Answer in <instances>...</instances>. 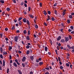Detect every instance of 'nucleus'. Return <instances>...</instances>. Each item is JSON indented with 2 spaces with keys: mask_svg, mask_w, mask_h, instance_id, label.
<instances>
[{
  "mask_svg": "<svg viewBox=\"0 0 74 74\" xmlns=\"http://www.w3.org/2000/svg\"><path fill=\"white\" fill-rule=\"evenodd\" d=\"M18 37L16 36L15 37L14 40L16 42H18Z\"/></svg>",
  "mask_w": 74,
  "mask_h": 74,
  "instance_id": "obj_1",
  "label": "nucleus"
},
{
  "mask_svg": "<svg viewBox=\"0 0 74 74\" xmlns=\"http://www.w3.org/2000/svg\"><path fill=\"white\" fill-rule=\"evenodd\" d=\"M65 42H67V41H69V37H65Z\"/></svg>",
  "mask_w": 74,
  "mask_h": 74,
  "instance_id": "obj_2",
  "label": "nucleus"
},
{
  "mask_svg": "<svg viewBox=\"0 0 74 74\" xmlns=\"http://www.w3.org/2000/svg\"><path fill=\"white\" fill-rule=\"evenodd\" d=\"M26 59V57H23V59H22V61L23 62H25Z\"/></svg>",
  "mask_w": 74,
  "mask_h": 74,
  "instance_id": "obj_3",
  "label": "nucleus"
},
{
  "mask_svg": "<svg viewBox=\"0 0 74 74\" xmlns=\"http://www.w3.org/2000/svg\"><path fill=\"white\" fill-rule=\"evenodd\" d=\"M47 18H48L47 19V21H49V20H51V17H50V16L48 15L47 16Z\"/></svg>",
  "mask_w": 74,
  "mask_h": 74,
  "instance_id": "obj_4",
  "label": "nucleus"
},
{
  "mask_svg": "<svg viewBox=\"0 0 74 74\" xmlns=\"http://www.w3.org/2000/svg\"><path fill=\"white\" fill-rule=\"evenodd\" d=\"M61 39V36H59L57 38V41H60V40Z\"/></svg>",
  "mask_w": 74,
  "mask_h": 74,
  "instance_id": "obj_5",
  "label": "nucleus"
},
{
  "mask_svg": "<svg viewBox=\"0 0 74 74\" xmlns=\"http://www.w3.org/2000/svg\"><path fill=\"white\" fill-rule=\"evenodd\" d=\"M23 22L25 23H26V21H27V19H26V18H24L23 19Z\"/></svg>",
  "mask_w": 74,
  "mask_h": 74,
  "instance_id": "obj_6",
  "label": "nucleus"
},
{
  "mask_svg": "<svg viewBox=\"0 0 74 74\" xmlns=\"http://www.w3.org/2000/svg\"><path fill=\"white\" fill-rule=\"evenodd\" d=\"M0 51H1V53H3V48H2V47L0 48Z\"/></svg>",
  "mask_w": 74,
  "mask_h": 74,
  "instance_id": "obj_7",
  "label": "nucleus"
},
{
  "mask_svg": "<svg viewBox=\"0 0 74 74\" xmlns=\"http://www.w3.org/2000/svg\"><path fill=\"white\" fill-rule=\"evenodd\" d=\"M43 12H44V15H47V11H46L45 10H44L43 11Z\"/></svg>",
  "mask_w": 74,
  "mask_h": 74,
  "instance_id": "obj_8",
  "label": "nucleus"
},
{
  "mask_svg": "<svg viewBox=\"0 0 74 74\" xmlns=\"http://www.w3.org/2000/svg\"><path fill=\"white\" fill-rule=\"evenodd\" d=\"M13 65H14V67H16L17 66V64H16V62H14V63Z\"/></svg>",
  "mask_w": 74,
  "mask_h": 74,
  "instance_id": "obj_9",
  "label": "nucleus"
},
{
  "mask_svg": "<svg viewBox=\"0 0 74 74\" xmlns=\"http://www.w3.org/2000/svg\"><path fill=\"white\" fill-rule=\"evenodd\" d=\"M28 25H29L30 24V22L28 20H27L26 21Z\"/></svg>",
  "mask_w": 74,
  "mask_h": 74,
  "instance_id": "obj_10",
  "label": "nucleus"
},
{
  "mask_svg": "<svg viewBox=\"0 0 74 74\" xmlns=\"http://www.w3.org/2000/svg\"><path fill=\"white\" fill-rule=\"evenodd\" d=\"M67 47L69 48L70 49H71V47L70 46V45H67Z\"/></svg>",
  "mask_w": 74,
  "mask_h": 74,
  "instance_id": "obj_11",
  "label": "nucleus"
},
{
  "mask_svg": "<svg viewBox=\"0 0 74 74\" xmlns=\"http://www.w3.org/2000/svg\"><path fill=\"white\" fill-rule=\"evenodd\" d=\"M61 42H65V40L64 39H62L61 40Z\"/></svg>",
  "mask_w": 74,
  "mask_h": 74,
  "instance_id": "obj_12",
  "label": "nucleus"
},
{
  "mask_svg": "<svg viewBox=\"0 0 74 74\" xmlns=\"http://www.w3.org/2000/svg\"><path fill=\"white\" fill-rule=\"evenodd\" d=\"M5 61L3 60V66H5Z\"/></svg>",
  "mask_w": 74,
  "mask_h": 74,
  "instance_id": "obj_13",
  "label": "nucleus"
},
{
  "mask_svg": "<svg viewBox=\"0 0 74 74\" xmlns=\"http://www.w3.org/2000/svg\"><path fill=\"white\" fill-rule=\"evenodd\" d=\"M43 63H44V62H39V64L40 66H41L42 64H43Z\"/></svg>",
  "mask_w": 74,
  "mask_h": 74,
  "instance_id": "obj_14",
  "label": "nucleus"
},
{
  "mask_svg": "<svg viewBox=\"0 0 74 74\" xmlns=\"http://www.w3.org/2000/svg\"><path fill=\"white\" fill-rule=\"evenodd\" d=\"M0 2L2 4H3V3H4V1L3 0H0Z\"/></svg>",
  "mask_w": 74,
  "mask_h": 74,
  "instance_id": "obj_15",
  "label": "nucleus"
},
{
  "mask_svg": "<svg viewBox=\"0 0 74 74\" xmlns=\"http://www.w3.org/2000/svg\"><path fill=\"white\" fill-rule=\"evenodd\" d=\"M69 18H70V19H72V18H73V16H72L71 15H69Z\"/></svg>",
  "mask_w": 74,
  "mask_h": 74,
  "instance_id": "obj_16",
  "label": "nucleus"
},
{
  "mask_svg": "<svg viewBox=\"0 0 74 74\" xmlns=\"http://www.w3.org/2000/svg\"><path fill=\"white\" fill-rule=\"evenodd\" d=\"M30 58L32 60H33L34 59V57L32 56V57H30Z\"/></svg>",
  "mask_w": 74,
  "mask_h": 74,
  "instance_id": "obj_17",
  "label": "nucleus"
},
{
  "mask_svg": "<svg viewBox=\"0 0 74 74\" xmlns=\"http://www.w3.org/2000/svg\"><path fill=\"white\" fill-rule=\"evenodd\" d=\"M29 53H30V51L29 50L27 51L26 52L27 55H29Z\"/></svg>",
  "mask_w": 74,
  "mask_h": 74,
  "instance_id": "obj_18",
  "label": "nucleus"
},
{
  "mask_svg": "<svg viewBox=\"0 0 74 74\" xmlns=\"http://www.w3.org/2000/svg\"><path fill=\"white\" fill-rule=\"evenodd\" d=\"M45 51H47V49H48V47H45Z\"/></svg>",
  "mask_w": 74,
  "mask_h": 74,
  "instance_id": "obj_19",
  "label": "nucleus"
},
{
  "mask_svg": "<svg viewBox=\"0 0 74 74\" xmlns=\"http://www.w3.org/2000/svg\"><path fill=\"white\" fill-rule=\"evenodd\" d=\"M28 11L29 12H30V10H31V7H28Z\"/></svg>",
  "mask_w": 74,
  "mask_h": 74,
  "instance_id": "obj_20",
  "label": "nucleus"
},
{
  "mask_svg": "<svg viewBox=\"0 0 74 74\" xmlns=\"http://www.w3.org/2000/svg\"><path fill=\"white\" fill-rule=\"evenodd\" d=\"M9 51H11V49H12V47H11V46H9Z\"/></svg>",
  "mask_w": 74,
  "mask_h": 74,
  "instance_id": "obj_21",
  "label": "nucleus"
},
{
  "mask_svg": "<svg viewBox=\"0 0 74 74\" xmlns=\"http://www.w3.org/2000/svg\"><path fill=\"white\" fill-rule=\"evenodd\" d=\"M15 29V26H13L11 29V30H14Z\"/></svg>",
  "mask_w": 74,
  "mask_h": 74,
  "instance_id": "obj_22",
  "label": "nucleus"
},
{
  "mask_svg": "<svg viewBox=\"0 0 74 74\" xmlns=\"http://www.w3.org/2000/svg\"><path fill=\"white\" fill-rule=\"evenodd\" d=\"M29 16L30 17H31L32 18H34V17L33 16V15L29 14Z\"/></svg>",
  "mask_w": 74,
  "mask_h": 74,
  "instance_id": "obj_23",
  "label": "nucleus"
},
{
  "mask_svg": "<svg viewBox=\"0 0 74 74\" xmlns=\"http://www.w3.org/2000/svg\"><path fill=\"white\" fill-rule=\"evenodd\" d=\"M6 10H7L8 11H10V9L9 8H8L6 9Z\"/></svg>",
  "mask_w": 74,
  "mask_h": 74,
  "instance_id": "obj_24",
  "label": "nucleus"
},
{
  "mask_svg": "<svg viewBox=\"0 0 74 74\" xmlns=\"http://www.w3.org/2000/svg\"><path fill=\"white\" fill-rule=\"evenodd\" d=\"M69 39L70 40H71V39L72 38V37H71V35H69Z\"/></svg>",
  "mask_w": 74,
  "mask_h": 74,
  "instance_id": "obj_25",
  "label": "nucleus"
},
{
  "mask_svg": "<svg viewBox=\"0 0 74 74\" xmlns=\"http://www.w3.org/2000/svg\"><path fill=\"white\" fill-rule=\"evenodd\" d=\"M19 24L21 26V25H22V22H21V21H19Z\"/></svg>",
  "mask_w": 74,
  "mask_h": 74,
  "instance_id": "obj_26",
  "label": "nucleus"
},
{
  "mask_svg": "<svg viewBox=\"0 0 74 74\" xmlns=\"http://www.w3.org/2000/svg\"><path fill=\"white\" fill-rule=\"evenodd\" d=\"M54 12H55V14H56V15H57V14H58V12H57V11L55 10Z\"/></svg>",
  "mask_w": 74,
  "mask_h": 74,
  "instance_id": "obj_27",
  "label": "nucleus"
},
{
  "mask_svg": "<svg viewBox=\"0 0 74 74\" xmlns=\"http://www.w3.org/2000/svg\"><path fill=\"white\" fill-rule=\"evenodd\" d=\"M58 5V3H56L54 4L53 5V6H54V7H56V6H57V5Z\"/></svg>",
  "mask_w": 74,
  "mask_h": 74,
  "instance_id": "obj_28",
  "label": "nucleus"
},
{
  "mask_svg": "<svg viewBox=\"0 0 74 74\" xmlns=\"http://www.w3.org/2000/svg\"><path fill=\"white\" fill-rule=\"evenodd\" d=\"M29 48H30V46L29 45H27L26 46V48H27V49H29Z\"/></svg>",
  "mask_w": 74,
  "mask_h": 74,
  "instance_id": "obj_29",
  "label": "nucleus"
},
{
  "mask_svg": "<svg viewBox=\"0 0 74 74\" xmlns=\"http://www.w3.org/2000/svg\"><path fill=\"white\" fill-rule=\"evenodd\" d=\"M57 49H58V50H59V49H60V47H59V46H58L57 47Z\"/></svg>",
  "mask_w": 74,
  "mask_h": 74,
  "instance_id": "obj_30",
  "label": "nucleus"
},
{
  "mask_svg": "<svg viewBox=\"0 0 74 74\" xmlns=\"http://www.w3.org/2000/svg\"><path fill=\"white\" fill-rule=\"evenodd\" d=\"M27 39L28 40H30V38H29V36H28L27 37Z\"/></svg>",
  "mask_w": 74,
  "mask_h": 74,
  "instance_id": "obj_31",
  "label": "nucleus"
},
{
  "mask_svg": "<svg viewBox=\"0 0 74 74\" xmlns=\"http://www.w3.org/2000/svg\"><path fill=\"white\" fill-rule=\"evenodd\" d=\"M22 19V17H20L18 18V21H21Z\"/></svg>",
  "mask_w": 74,
  "mask_h": 74,
  "instance_id": "obj_32",
  "label": "nucleus"
},
{
  "mask_svg": "<svg viewBox=\"0 0 74 74\" xmlns=\"http://www.w3.org/2000/svg\"><path fill=\"white\" fill-rule=\"evenodd\" d=\"M0 57L1 59H3V55L2 54H1L0 55Z\"/></svg>",
  "mask_w": 74,
  "mask_h": 74,
  "instance_id": "obj_33",
  "label": "nucleus"
},
{
  "mask_svg": "<svg viewBox=\"0 0 74 74\" xmlns=\"http://www.w3.org/2000/svg\"><path fill=\"white\" fill-rule=\"evenodd\" d=\"M47 14H49V15H50V14H51V11H48Z\"/></svg>",
  "mask_w": 74,
  "mask_h": 74,
  "instance_id": "obj_34",
  "label": "nucleus"
},
{
  "mask_svg": "<svg viewBox=\"0 0 74 74\" xmlns=\"http://www.w3.org/2000/svg\"><path fill=\"white\" fill-rule=\"evenodd\" d=\"M35 27L36 29L38 28V25L37 24H36L35 25Z\"/></svg>",
  "mask_w": 74,
  "mask_h": 74,
  "instance_id": "obj_35",
  "label": "nucleus"
},
{
  "mask_svg": "<svg viewBox=\"0 0 74 74\" xmlns=\"http://www.w3.org/2000/svg\"><path fill=\"white\" fill-rule=\"evenodd\" d=\"M27 33V32H26V30H24V31H23V33H24V34H26V33Z\"/></svg>",
  "mask_w": 74,
  "mask_h": 74,
  "instance_id": "obj_36",
  "label": "nucleus"
},
{
  "mask_svg": "<svg viewBox=\"0 0 74 74\" xmlns=\"http://www.w3.org/2000/svg\"><path fill=\"white\" fill-rule=\"evenodd\" d=\"M9 70H10V69L8 68L7 71V73L8 74V73H9Z\"/></svg>",
  "mask_w": 74,
  "mask_h": 74,
  "instance_id": "obj_37",
  "label": "nucleus"
},
{
  "mask_svg": "<svg viewBox=\"0 0 74 74\" xmlns=\"http://www.w3.org/2000/svg\"><path fill=\"white\" fill-rule=\"evenodd\" d=\"M23 4H24V2H22L21 3V6L23 5Z\"/></svg>",
  "mask_w": 74,
  "mask_h": 74,
  "instance_id": "obj_38",
  "label": "nucleus"
},
{
  "mask_svg": "<svg viewBox=\"0 0 74 74\" xmlns=\"http://www.w3.org/2000/svg\"><path fill=\"white\" fill-rule=\"evenodd\" d=\"M51 20L53 21H55V18H53V17H52V18H51Z\"/></svg>",
  "mask_w": 74,
  "mask_h": 74,
  "instance_id": "obj_39",
  "label": "nucleus"
},
{
  "mask_svg": "<svg viewBox=\"0 0 74 74\" xmlns=\"http://www.w3.org/2000/svg\"><path fill=\"white\" fill-rule=\"evenodd\" d=\"M22 64L23 66V67H25V64L22 63Z\"/></svg>",
  "mask_w": 74,
  "mask_h": 74,
  "instance_id": "obj_40",
  "label": "nucleus"
},
{
  "mask_svg": "<svg viewBox=\"0 0 74 74\" xmlns=\"http://www.w3.org/2000/svg\"><path fill=\"white\" fill-rule=\"evenodd\" d=\"M66 65L67 67H69L70 66V65H69V64L68 63H66Z\"/></svg>",
  "mask_w": 74,
  "mask_h": 74,
  "instance_id": "obj_41",
  "label": "nucleus"
},
{
  "mask_svg": "<svg viewBox=\"0 0 74 74\" xmlns=\"http://www.w3.org/2000/svg\"><path fill=\"white\" fill-rule=\"evenodd\" d=\"M70 28L71 29H72V30H73V29H74V27H73V26H71L70 27Z\"/></svg>",
  "mask_w": 74,
  "mask_h": 74,
  "instance_id": "obj_42",
  "label": "nucleus"
},
{
  "mask_svg": "<svg viewBox=\"0 0 74 74\" xmlns=\"http://www.w3.org/2000/svg\"><path fill=\"white\" fill-rule=\"evenodd\" d=\"M36 63H38L39 62V60L38 59H36Z\"/></svg>",
  "mask_w": 74,
  "mask_h": 74,
  "instance_id": "obj_43",
  "label": "nucleus"
},
{
  "mask_svg": "<svg viewBox=\"0 0 74 74\" xmlns=\"http://www.w3.org/2000/svg\"><path fill=\"white\" fill-rule=\"evenodd\" d=\"M24 5L25 7H27V4H26V3H24Z\"/></svg>",
  "mask_w": 74,
  "mask_h": 74,
  "instance_id": "obj_44",
  "label": "nucleus"
},
{
  "mask_svg": "<svg viewBox=\"0 0 74 74\" xmlns=\"http://www.w3.org/2000/svg\"><path fill=\"white\" fill-rule=\"evenodd\" d=\"M55 52H56V54L58 55V51H57V50H55Z\"/></svg>",
  "mask_w": 74,
  "mask_h": 74,
  "instance_id": "obj_45",
  "label": "nucleus"
},
{
  "mask_svg": "<svg viewBox=\"0 0 74 74\" xmlns=\"http://www.w3.org/2000/svg\"><path fill=\"white\" fill-rule=\"evenodd\" d=\"M60 69H63V67L62 66H61L60 67Z\"/></svg>",
  "mask_w": 74,
  "mask_h": 74,
  "instance_id": "obj_46",
  "label": "nucleus"
},
{
  "mask_svg": "<svg viewBox=\"0 0 74 74\" xmlns=\"http://www.w3.org/2000/svg\"><path fill=\"white\" fill-rule=\"evenodd\" d=\"M39 4H40V7H42V3H40Z\"/></svg>",
  "mask_w": 74,
  "mask_h": 74,
  "instance_id": "obj_47",
  "label": "nucleus"
},
{
  "mask_svg": "<svg viewBox=\"0 0 74 74\" xmlns=\"http://www.w3.org/2000/svg\"><path fill=\"white\" fill-rule=\"evenodd\" d=\"M67 22L68 23H70V20H69V19L67 20Z\"/></svg>",
  "mask_w": 74,
  "mask_h": 74,
  "instance_id": "obj_48",
  "label": "nucleus"
},
{
  "mask_svg": "<svg viewBox=\"0 0 74 74\" xmlns=\"http://www.w3.org/2000/svg\"><path fill=\"white\" fill-rule=\"evenodd\" d=\"M5 31H7V30H8V29L7 28H5Z\"/></svg>",
  "mask_w": 74,
  "mask_h": 74,
  "instance_id": "obj_49",
  "label": "nucleus"
},
{
  "mask_svg": "<svg viewBox=\"0 0 74 74\" xmlns=\"http://www.w3.org/2000/svg\"><path fill=\"white\" fill-rule=\"evenodd\" d=\"M0 36H1V38H2V37L3 36V34L2 33H1L0 34Z\"/></svg>",
  "mask_w": 74,
  "mask_h": 74,
  "instance_id": "obj_50",
  "label": "nucleus"
},
{
  "mask_svg": "<svg viewBox=\"0 0 74 74\" xmlns=\"http://www.w3.org/2000/svg\"><path fill=\"white\" fill-rule=\"evenodd\" d=\"M65 14H66V13H65V12H63V13H62V15H63V16H64V15H65Z\"/></svg>",
  "mask_w": 74,
  "mask_h": 74,
  "instance_id": "obj_51",
  "label": "nucleus"
},
{
  "mask_svg": "<svg viewBox=\"0 0 74 74\" xmlns=\"http://www.w3.org/2000/svg\"><path fill=\"white\" fill-rule=\"evenodd\" d=\"M58 60H59L60 61V60H61L60 58V57H58Z\"/></svg>",
  "mask_w": 74,
  "mask_h": 74,
  "instance_id": "obj_52",
  "label": "nucleus"
},
{
  "mask_svg": "<svg viewBox=\"0 0 74 74\" xmlns=\"http://www.w3.org/2000/svg\"><path fill=\"white\" fill-rule=\"evenodd\" d=\"M24 3H25V4H27V1L25 0L24 1Z\"/></svg>",
  "mask_w": 74,
  "mask_h": 74,
  "instance_id": "obj_53",
  "label": "nucleus"
},
{
  "mask_svg": "<svg viewBox=\"0 0 74 74\" xmlns=\"http://www.w3.org/2000/svg\"><path fill=\"white\" fill-rule=\"evenodd\" d=\"M18 72L19 73L21 72V70H18Z\"/></svg>",
  "mask_w": 74,
  "mask_h": 74,
  "instance_id": "obj_54",
  "label": "nucleus"
},
{
  "mask_svg": "<svg viewBox=\"0 0 74 74\" xmlns=\"http://www.w3.org/2000/svg\"><path fill=\"white\" fill-rule=\"evenodd\" d=\"M45 69H46V70H49V67H47V68H45Z\"/></svg>",
  "mask_w": 74,
  "mask_h": 74,
  "instance_id": "obj_55",
  "label": "nucleus"
},
{
  "mask_svg": "<svg viewBox=\"0 0 74 74\" xmlns=\"http://www.w3.org/2000/svg\"><path fill=\"white\" fill-rule=\"evenodd\" d=\"M13 1L14 3H16V0H13Z\"/></svg>",
  "mask_w": 74,
  "mask_h": 74,
  "instance_id": "obj_56",
  "label": "nucleus"
},
{
  "mask_svg": "<svg viewBox=\"0 0 74 74\" xmlns=\"http://www.w3.org/2000/svg\"><path fill=\"white\" fill-rule=\"evenodd\" d=\"M72 31V30L70 29H68V31L69 32H70Z\"/></svg>",
  "mask_w": 74,
  "mask_h": 74,
  "instance_id": "obj_57",
  "label": "nucleus"
},
{
  "mask_svg": "<svg viewBox=\"0 0 74 74\" xmlns=\"http://www.w3.org/2000/svg\"><path fill=\"white\" fill-rule=\"evenodd\" d=\"M28 35H30V31H28Z\"/></svg>",
  "mask_w": 74,
  "mask_h": 74,
  "instance_id": "obj_58",
  "label": "nucleus"
},
{
  "mask_svg": "<svg viewBox=\"0 0 74 74\" xmlns=\"http://www.w3.org/2000/svg\"><path fill=\"white\" fill-rule=\"evenodd\" d=\"M9 57H10V59H11L12 58V56H11L10 55L9 56Z\"/></svg>",
  "mask_w": 74,
  "mask_h": 74,
  "instance_id": "obj_59",
  "label": "nucleus"
},
{
  "mask_svg": "<svg viewBox=\"0 0 74 74\" xmlns=\"http://www.w3.org/2000/svg\"><path fill=\"white\" fill-rule=\"evenodd\" d=\"M44 24L46 26H47V23H46L45 22L44 23Z\"/></svg>",
  "mask_w": 74,
  "mask_h": 74,
  "instance_id": "obj_60",
  "label": "nucleus"
},
{
  "mask_svg": "<svg viewBox=\"0 0 74 74\" xmlns=\"http://www.w3.org/2000/svg\"><path fill=\"white\" fill-rule=\"evenodd\" d=\"M38 64H35V66H38Z\"/></svg>",
  "mask_w": 74,
  "mask_h": 74,
  "instance_id": "obj_61",
  "label": "nucleus"
},
{
  "mask_svg": "<svg viewBox=\"0 0 74 74\" xmlns=\"http://www.w3.org/2000/svg\"><path fill=\"white\" fill-rule=\"evenodd\" d=\"M39 61H41V58H39L38 60Z\"/></svg>",
  "mask_w": 74,
  "mask_h": 74,
  "instance_id": "obj_62",
  "label": "nucleus"
},
{
  "mask_svg": "<svg viewBox=\"0 0 74 74\" xmlns=\"http://www.w3.org/2000/svg\"><path fill=\"white\" fill-rule=\"evenodd\" d=\"M71 34H74V31H73L72 32H71Z\"/></svg>",
  "mask_w": 74,
  "mask_h": 74,
  "instance_id": "obj_63",
  "label": "nucleus"
},
{
  "mask_svg": "<svg viewBox=\"0 0 74 74\" xmlns=\"http://www.w3.org/2000/svg\"><path fill=\"white\" fill-rule=\"evenodd\" d=\"M74 15V13L73 12L72 13H71V15L72 16V15Z\"/></svg>",
  "mask_w": 74,
  "mask_h": 74,
  "instance_id": "obj_64",
  "label": "nucleus"
}]
</instances>
